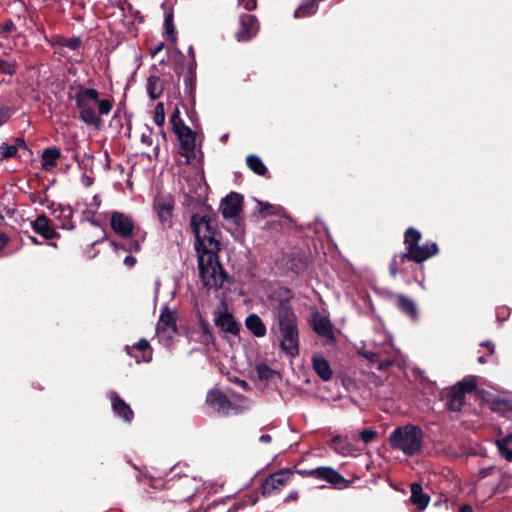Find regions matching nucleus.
I'll return each instance as SVG.
<instances>
[{"label":"nucleus","instance_id":"nucleus-7","mask_svg":"<svg viewBox=\"0 0 512 512\" xmlns=\"http://www.w3.org/2000/svg\"><path fill=\"white\" fill-rule=\"evenodd\" d=\"M476 388L477 382L473 376H467L463 380L458 381L444 392L446 408L454 412L461 411L466 402V394L473 392Z\"/></svg>","mask_w":512,"mask_h":512},{"label":"nucleus","instance_id":"nucleus-31","mask_svg":"<svg viewBox=\"0 0 512 512\" xmlns=\"http://www.w3.org/2000/svg\"><path fill=\"white\" fill-rule=\"evenodd\" d=\"M247 166L257 175L264 176L267 174V168L263 161L257 155H249L246 158Z\"/></svg>","mask_w":512,"mask_h":512},{"label":"nucleus","instance_id":"nucleus-13","mask_svg":"<svg viewBox=\"0 0 512 512\" xmlns=\"http://www.w3.org/2000/svg\"><path fill=\"white\" fill-rule=\"evenodd\" d=\"M206 404L214 411L224 415H227L230 410L237 409V406L229 400L227 395L217 388L208 391Z\"/></svg>","mask_w":512,"mask_h":512},{"label":"nucleus","instance_id":"nucleus-44","mask_svg":"<svg viewBox=\"0 0 512 512\" xmlns=\"http://www.w3.org/2000/svg\"><path fill=\"white\" fill-rule=\"evenodd\" d=\"M10 243V238L7 233L0 231V257L4 254V249Z\"/></svg>","mask_w":512,"mask_h":512},{"label":"nucleus","instance_id":"nucleus-29","mask_svg":"<svg viewBox=\"0 0 512 512\" xmlns=\"http://www.w3.org/2000/svg\"><path fill=\"white\" fill-rule=\"evenodd\" d=\"M163 84L158 76H150L147 79V93L153 100L158 99L163 93Z\"/></svg>","mask_w":512,"mask_h":512},{"label":"nucleus","instance_id":"nucleus-50","mask_svg":"<svg viewBox=\"0 0 512 512\" xmlns=\"http://www.w3.org/2000/svg\"><path fill=\"white\" fill-rule=\"evenodd\" d=\"M16 29V26L12 20H8L4 22V24L1 27V31L5 34L11 33Z\"/></svg>","mask_w":512,"mask_h":512},{"label":"nucleus","instance_id":"nucleus-56","mask_svg":"<svg viewBox=\"0 0 512 512\" xmlns=\"http://www.w3.org/2000/svg\"><path fill=\"white\" fill-rule=\"evenodd\" d=\"M458 512H474V511H473V508H472L471 505H469V504H462L459 507Z\"/></svg>","mask_w":512,"mask_h":512},{"label":"nucleus","instance_id":"nucleus-59","mask_svg":"<svg viewBox=\"0 0 512 512\" xmlns=\"http://www.w3.org/2000/svg\"><path fill=\"white\" fill-rule=\"evenodd\" d=\"M93 201L95 202V207H97V208H98V207L100 206V203H101V200H100L99 196H98V195H95V196L93 197Z\"/></svg>","mask_w":512,"mask_h":512},{"label":"nucleus","instance_id":"nucleus-48","mask_svg":"<svg viewBox=\"0 0 512 512\" xmlns=\"http://www.w3.org/2000/svg\"><path fill=\"white\" fill-rule=\"evenodd\" d=\"M377 364V369L380 370V371H385L387 370L388 368H390L391 366H393L394 364V361L393 360H389V359H386V360H381L379 358L378 362L376 363Z\"/></svg>","mask_w":512,"mask_h":512},{"label":"nucleus","instance_id":"nucleus-49","mask_svg":"<svg viewBox=\"0 0 512 512\" xmlns=\"http://www.w3.org/2000/svg\"><path fill=\"white\" fill-rule=\"evenodd\" d=\"M361 355L373 364H376L379 360V354L374 352H362Z\"/></svg>","mask_w":512,"mask_h":512},{"label":"nucleus","instance_id":"nucleus-27","mask_svg":"<svg viewBox=\"0 0 512 512\" xmlns=\"http://www.w3.org/2000/svg\"><path fill=\"white\" fill-rule=\"evenodd\" d=\"M312 364L314 371L323 381H329L332 378L333 372L330 364L323 356H314Z\"/></svg>","mask_w":512,"mask_h":512},{"label":"nucleus","instance_id":"nucleus-25","mask_svg":"<svg viewBox=\"0 0 512 512\" xmlns=\"http://www.w3.org/2000/svg\"><path fill=\"white\" fill-rule=\"evenodd\" d=\"M61 156V151L57 147H49L44 149L41 155L42 169L45 171H51L57 166V162Z\"/></svg>","mask_w":512,"mask_h":512},{"label":"nucleus","instance_id":"nucleus-16","mask_svg":"<svg viewBox=\"0 0 512 512\" xmlns=\"http://www.w3.org/2000/svg\"><path fill=\"white\" fill-rule=\"evenodd\" d=\"M33 231L46 240L57 239L60 234L53 226L52 220L45 214H40L31 222Z\"/></svg>","mask_w":512,"mask_h":512},{"label":"nucleus","instance_id":"nucleus-47","mask_svg":"<svg viewBox=\"0 0 512 512\" xmlns=\"http://www.w3.org/2000/svg\"><path fill=\"white\" fill-rule=\"evenodd\" d=\"M184 82H185L186 88H189L190 91H192L194 89L195 82H196V74H186Z\"/></svg>","mask_w":512,"mask_h":512},{"label":"nucleus","instance_id":"nucleus-46","mask_svg":"<svg viewBox=\"0 0 512 512\" xmlns=\"http://www.w3.org/2000/svg\"><path fill=\"white\" fill-rule=\"evenodd\" d=\"M238 4L248 11H252L257 7L256 0H238Z\"/></svg>","mask_w":512,"mask_h":512},{"label":"nucleus","instance_id":"nucleus-52","mask_svg":"<svg viewBox=\"0 0 512 512\" xmlns=\"http://www.w3.org/2000/svg\"><path fill=\"white\" fill-rule=\"evenodd\" d=\"M196 66L197 63L195 57L193 56L192 59L189 60L187 65V74H196Z\"/></svg>","mask_w":512,"mask_h":512},{"label":"nucleus","instance_id":"nucleus-37","mask_svg":"<svg viewBox=\"0 0 512 512\" xmlns=\"http://www.w3.org/2000/svg\"><path fill=\"white\" fill-rule=\"evenodd\" d=\"M256 372L260 380H270L275 374V371L264 363H260L256 366Z\"/></svg>","mask_w":512,"mask_h":512},{"label":"nucleus","instance_id":"nucleus-63","mask_svg":"<svg viewBox=\"0 0 512 512\" xmlns=\"http://www.w3.org/2000/svg\"><path fill=\"white\" fill-rule=\"evenodd\" d=\"M112 245H113L114 247H117V244H116V242H114V241L112 242Z\"/></svg>","mask_w":512,"mask_h":512},{"label":"nucleus","instance_id":"nucleus-40","mask_svg":"<svg viewBox=\"0 0 512 512\" xmlns=\"http://www.w3.org/2000/svg\"><path fill=\"white\" fill-rule=\"evenodd\" d=\"M12 110L8 105L0 104V127L11 118Z\"/></svg>","mask_w":512,"mask_h":512},{"label":"nucleus","instance_id":"nucleus-10","mask_svg":"<svg viewBox=\"0 0 512 512\" xmlns=\"http://www.w3.org/2000/svg\"><path fill=\"white\" fill-rule=\"evenodd\" d=\"M243 196L237 192H230L220 204L222 216L226 220H231L236 226L243 225V219L240 214L243 208Z\"/></svg>","mask_w":512,"mask_h":512},{"label":"nucleus","instance_id":"nucleus-51","mask_svg":"<svg viewBox=\"0 0 512 512\" xmlns=\"http://www.w3.org/2000/svg\"><path fill=\"white\" fill-rule=\"evenodd\" d=\"M165 46L164 42H159L157 45L150 47L149 52L152 57H155L159 52L163 50Z\"/></svg>","mask_w":512,"mask_h":512},{"label":"nucleus","instance_id":"nucleus-23","mask_svg":"<svg viewBox=\"0 0 512 512\" xmlns=\"http://www.w3.org/2000/svg\"><path fill=\"white\" fill-rule=\"evenodd\" d=\"M410 490V502L417 507L419 512L423 511L429 504V495L424 493L422 485L417 482H414L410 485Z\"/></svg>","mask_w":512,"mask_h":512},{"label":"nucleus","instance_id":"nucleus-42","mask_svg":"<svg viewBox=\"0 0 512 512\" xmlns=\"http://www.w3.org/2000/svg\"><path fill=\"white\" fill-rule=\"evenodd\" d=\"M364 443H370L377 437V432L373 429H364L359 434Z\"/></svg>","mask_w":512,"mask_h":512},{"label":"nucleus","instance_id":"nucleus-57","mask_svg":"<svg viewBox=\"0 0 512 512\" xmlns=\"http://www.w3.org/2000/svg\"><path fill=\"white\" fill-rule=\"evenodd\" d=\"M272 440L271 436L269 434H263L260 436L259 441L262 443H270Z\"/></svg>","mask_w":512,"mask_h":512},{"label":"nucleus","instance_id":"nucleus-55","mask_svg":"<svg viewBox=\"0 0 512 512\" xmlns=\"http://www.w3.org/2000/svg\"><path fill=\"white\" fill-rule=\"evenodd\" d=\"M369 378L370 380L375 384V385H381L382 384V381L381 379L375 374V373H371L369 375Z\"/></svg>","mask_w":512,"mask_h":512},{"label":"nucleus","instance_id":"nucleus-9","mask_svg":"<svg viewBox=\"0 0 512 512\" xmlns=\"http://www.w3.org/2000/svg\"><path fill=\"white\" fill-rule=\"evenodd\" d=\"M175 200L171 194L158 193L153 201V210L164 229L173 226Z\"/></svg>","mask_w":512,"mask_h":512},{"label":"nucleus","instance_id":"nucleus-24","mask_svg":"<svg viewBox=\"0 0 512 512\" xmlns=\"http://www.w3.org/2000/svg\"><path fill=\"white\" fill-rule=\"evenodd\" d=\"M13 144H8L6 142L1 143L0 145V155L1 159H10L17 157V152L19 149L28 150V145L24 138L16 137L13 139Z\"/></svg>","mask_w":512,"mask_h":512},{"label":"nucleus","instance_id":"nucleus-54","mask_svg":"<svg viewBox=\"0 0 512 512\" xmlns=\"http://www.w3.org/2000/svg\"><path fill=\"white\" fill-rule=\"evenodd\" d=\"M124 263L128 267H133L135 265V263H136V258L131 256V255H128V256L125 257Z\"/></svg>","mask_w":512,"mask_h":512},{"label":"nucleus","instance_id":"nucleus-39","mask_svg":"<svg viewBox=\"0 0 512 512\" xmlns=\"http://www.w3.org/2000/svg\"><path fill=\"white\" fill-rule=\"evenodd\" d=\"M153 121L157 126H163L165 123V109L162 102L157 103L154 109Z\"/></svg>","mask_w":512,"mask_h":512},{"label":"nucleus","instance_id":"nucleus-8","mask_svg":"<svg viewBox=\"0 0 512 512\" xmlns=\"http://www.w3.org/2000/svg\"><path fill=\"white\" fill-rule=\"evenodd\" d=\"M304 477L325 481L334 489L343 490L350 486L351 481L345 479L337 470L328 466H321L310 470L298 471Z\"/></svg>","mask_w":512,"mask_h":512},{"label":"nucleus","instance_id":"nucleus-21","mask_svg":"<svg viewBox=\"0 0 512 512\" xmlns=\"http://www.w3.org/2000/svg\"><path fill=\"white\" fill-rule=\"evenodd\" d=\"M310 325L320 337L334 340L332 324L328 317L315 313L310 321Z\"/></svg>","mask_w":512,"mask_h":512},{"label":"nucleus","instance_id":"nucleus-12","mask_svg":"<svg viewBox=\"0 0 512 512\" xmlns=\"http://www.w3.org/2000/svg\"><path fill=\"white\" fill-rule=\"evenodd\" d=\"M292 476L293 472L290 469H280L268 475L261 484V494L267 497L275 492H279L290 482Z\"/></svg>","mask_w":512,"mask_h":512},{"label":"nucleus","instance_id":"nucleus-11","mask_svg":"<svg viewBox=\"0 0 512 512\" xmlns=\"http://www.w3.org/2000/svg\"><path fill=\"white\" fill-rule=\"evenodd\" d=\"M177 332V312L163 307L156 326L157 336L163 341H170Z\"/></svg>","mask_w":512,"mask_h":512},{"label":"nucleus","instance_id":"nucleus-62","mask_svg":"<svg viewBox=\"0 0 512 512\" xmlns=\"http://www.w3.org/2000/svg\"><path fill=\"white\" fill-rule=\"evenodd\" d=\"M478 361H479L480 363H485V362H486V360H485V357H484V356H480V357L478 358Z\"/></svg>","mask_w":512,"mask_h":512},{"label":"nucleus","instance_id":"nucleus-6","mask_svg":"<svg viewBox=\"0 0 512 512\" xmlns=\"http://www.w3.org/2000/svg\"><path fill=\"white\" fill-rule=\"evenodd\" d=\"M424 433L418 426L407 424L397 427L389 436V444L392 449L400 450L408 456L420 452L422 449Z\"/></svg>","mask_w":512,"mask_h":512},{"label":"nucleus","instance_id":"nucleus-2","mask_svg":"<svg viewBox=\"0 0 512 512\" xmlns=\"http://www.w3.org/2000/svg\"><path fill=\"white\" fill-rule=\"evenodd\" d=\"M68 98L75 102L79 119L95 130L102 129L101 117L110 114L113 108V102L110 99L100 98L97 89L85 87L82 84L70 85Z\"/></svg>","mask_w":512,"mask_h":512},{"label":"nucleus","instance_id":"nucleus-35","mask_svg":"<svg viewBox=\"0 0 512 512\" xmlns=\"http://www.w3.org/2000/svg\"><path fill=\"white\" fill-rule=\"evenodd\" d=\"M56 45L59 47H67L71 50H78L82 45V41L79 37H58L56 40Z\"/></svg>","mask_w":512,"mask_h":512},{"label":"nucleus","instance_id":"nucleus-41","mask_svg":"<svg viewBox=\"0 0 512 512\" xmlns=\"http://www.w3.org/2000/svg\"><path fill=\"white\" fill-rule=\"evenodd\" d=\"M492 409L499 413H504L510 409L509 402L502 400H494L492 402Z\"/></svg>","mask_w":512,"mask_h":512},{"label":"nucleus","instance_id":"nucleus-4","mask_svg":"<svg viewBox=\"0 0 512 512\" xmlns=\"http://www.w3.org/2000/svg\"><path fill=\"white\" fill-rule=\"evenodd\" d=\"M275 319L281 336L280 347L284 353L295 357L299 354L298 321L288 300H281L275 307Z\"/></svg>","mask_w":512,"mask_h":512},{"label":"nucleus","instance_id":"nucleus-45","mask_svg":"<svg viewBox=\"0 0 512 512\" xmlns=\"http://www.w3.org/2000/svg\"><path fill=\"white\" fill-rule=\"evenodd\" d=\"M260 209L259 211L265 215H271L274 214V206L268 202H261L259 201Z\"/></svg>","mask_w":512,"mask_h":512},{"label":"nucleus","instance_id":"nucleus-53","mask_svg":"<svg viewBox=\"0 0 512 512\" xmlns=\"http://www.w3.org/2000/svg\"><path fill=\"white\" fill-rule=\"evenodd\" d=\"M299 498V494L297 491H291L284 499V502L286 503H290V502H293V501H296L298 500Z\"/></svg>","mask_w":512,"mask_h":512},{"label":"nucleus","instance_id":"nucleus-28","mask_svg":"<svg viewBox=\"0 0 512 512\" xmlns=\"http://www.w3.org/2000/svg\"><path fill=\"white\" fill-rule=\"evenodd\" d=\"M287 266L296 274L304 272L308 267V259L305 255L291 253L287 255Z\"/></svg>","mask_w":512,"mask_h":512},{"label":"nucleus","instance_id":"nucleus-14","mask_svg":"<svg viewBox=\"0 0 512 512\" xmlns=\"http://www.w3.org/2000/svg\"><path fill=\"white\" fill-rule=\"evenodd\" d=\"M215 325L224 333L233 336H239L240 324L235 320L232 313L225 308L223 311L218 310L214 317Z\"/></svg>","mask_w":512,"mask_h":512},{"label":"nucleus","instance_id":"nucleus-15","mask_svg":"<svg viewBox=\"0 0 512 512\" xmlns=\"http://www.w3.org/2000/svg\"><path fill=\"white\" fill-rule=\"evenodd\" d=\"M239 21L240 29L236 33V39L238 41H249L259 30L258 19L251 14H242Z\"/></svg>","mask_w":512,"mask_h":512},{"label":"nucleus","instance_id":"nucleus-26","mask_svg":"<svg viewBox=\"0 0 512 512\" xmlns=\"http://www.w3.org/2000/svg\"><path fill=\"white\" fill-rule=\"evenodd\" d=\"M245 325L251 334L257 338H261L266 335V326L257 314L253 313L248 315L245 320Z\"/></svg>","mask_w":512,"mask_h":512},{"label":"nucleus","instance_id":"nucleus-36","mask_svg":"<svg viewBox=\"0 0 512 512\" xmlns=\"http://www.w3.org/2000/svg\"><path fill=\"white\" fill-rule=\"evenodd\" d=\"M18 64L16 61L0 59V74L13 76L17 73Z\"/></svg>","mask_w":512,"mask_h":512},{"label":"nucleus","instance_id":"nucleus-22","mask_svg":"<svg viewBox=\"0 0 512 512\" xmlns=\"http://www.w3.org/2000/svg\"><path fill=\"white\" fill-rule=\"evenodd\" d=\"M395 305L404 314H406L411 320L416 321L418 319V310L415 302L403 295H395Z\"/></svg>","mask_w":512,"mask_h":512},{"label":"nucleus","instance_id":"nucleus-34","mask_svg":"<svg viewBox=\"0 0 512 512\" xmlns=\"http://www.w3.org/2000/svg\"><path fill=\"white\" fill-rule=\"evenodd\" d=\"M332 447L342 455H347L351 451L349 442L339 435L332 438Z\"/></svg>","mask_w":512,"mask_h":512},{"label":"nucleus","instance_id":"nucleus-20","mask_svg":"<svg viewBox=\"0 0 512 512\" xmlns=\"http://www.w3.org/2000/svg\"><path fill=\"white\" fill-rule=\"evenodd\" d=\"M73 214V209L69 205L57 204L52 206V215L59 221V227L62 229L73 230L75 228Z\"/></svg>","mask_w":512,"mask_h":512},{"label":"nucleus","instance_id":"nucleus-61","mask_svg":"<svg viewBox=\"0 0 512 512\" xmlns=\"http://www.w3.org/2000/svg\"><path fill=\"white\" fill-rule=\"evenodd\" d=\"M30 240H31V242H32V243H34V244H39V241H38V240H37V238H36V237H34V236H30Z\"/></svg>","mask_w":512,"mask_h":512},{"label":"nucleus","instance_id":"nucleus-19","mask_svg":"<svg viewBox=\"0 0 512 512\" xmlns=\"http://www.w3.org/2000/svg\"><path fill=\"white\" fill-rule=\"evenodd\" d=\"M108 396L111 401L113 412L125 422L130 423L134 418V412L129 404H127L115 391H110Z\"/></svg>","mask_w":512,"mask_h":512},{"label":"nucleus","instance_id":"nucleus-32","mask_svg":"<svg viewBox=\"0 0 512 512\" xmlns=\"http://www.w3.org/2000/svg\"><path fill=\"white\" fill-rule=\"evenodd\" d=\"M199 327H200V342L209 345L215 343V337L211 332L210 325L207 321L204 319H200L199 321Z\"/></svg>","mask_w":512,"mask_h":512},{"label":"nucleus","instance_id":"nucleus-5","mask_svg":"<svg viewBox=\"0 0 512 512\" xmlns=\"http://www.w3.org/2000/svg\"><path fill=\"white\" fill-rule=\"evenodd\" d=\"M112 231L122 239H131L128 251L138 252L146 240L147 233L135 224L132 216L119 211H113L110 216Z\"/></svg>","mask_w":512,"mask_h":512},{"label":"nucleus","instance_id":"nucleus-18","mask_svg":"<svg viewBox=\"0 0 512 512\" xmlns=\"http://www.w3.org/2000/svg\"><path fill=\"white\" fill-rule=\"evenodd\" d=\"M125 350L127 354L133 357L138 364L142 362L148 363L152 360L153 349L150 346L149 341L145 338L140 339L134 345H127Z\"/></svg>","mask_w":512,"mask_h":512},{"label":"nucleus","instance_id":"nucleus-33","mask_svg":"<svg viewBox=\"0 0 512 512\" xmlns=\"http://www.w3.org/2000/svg\"><path fill=\"white\" fill-rule=\"evenodd\" d=\"M170 123L172 126V131L175 134L185 131L190 128L182 120V118L180 116V110L178 107H175L174 111L172 112V114L170 116Z\"/></svg>","mask_w":512,"mask_h":512},{"label":"nucleus","instance_id":"nucleus-43","mask_svg":"<svg viewBox=\"0 0 512 512\" xmlns=\"http://www.w3.org/2000/svg\"><path fill=\"white\" fill-rule=\"evenodd\" d=\"M97 207L95 208H87L83 210L82 217L84 220L91 222L92 224H96L95 222V215L97 213Z\"/></svg>","mask_w":512,"mask_h":512},{"label":"nucleus","instance_id":"nucleus-3","mask_svg":"<svg viewBox=\"0 0 512 512\" xmlns=\"http://www.w3.org/2000/svg\"><path fill=\"white\" fill-rule=\"evenodd\" d=\"M422 234L414 227H409L404 233L405 252L395 254L389 263V273L395 277L403 270V265L407 261L417 264L425 262L427 259L439 253L438 245L435 242H426L420 245Z\"/></svg>","mask_w":512,"mask_h":512},{"label":"nucleus","instance_id":"nucleus-58","mask_svg":"<svg viewBox=\"0 0 512 512\" xmlns=\"http://www.w3.org/2000/svg\"><path fill=\"white\" fill-rule=\"evenodd\" d=\"M482 346H485L488 349L489 354H492L494 352V347H493L492 343L486 342V343H483Z\"/></svg>","mask_w":512,"mask_h":512},{"label":"nucleus","instance_id":"nucleus-30","mask_svg":"<svg viewBox=\"0 0 512 512\" xmlns=\"http://www.w3.org/2000/svg\"><path fill=\"white\" fill-rule=\"evenodd\" d=\"M511 442H512V433H509L505 437L496 440V445H497L499 453L507 461H512V449L510 448Z\"/></svg>","mask_w":512,"mask_h":512},{"label":"nucleus","instance_id":"nucleus-1","mask_svg":"<svg viewBox=\"0 0 512 512\" xmlns=\"http://www.w3.org/2000/svg\"><path fill=\"white\" fill-rule=\"evenodd\" d=\"M191 229L196 238L195 250L198 253L199 273L203 286L208 290L217 291L223 287L227 274L219 261L220 241L215 237L216 230L211 217L193 214Z\"/></svg>","mask_w":512,"mask_h":512},{"label":"nucleus","instance_id":"nucleus-60","mask_svg":"<svg viewBox=\"0 0 512 512\" xmlns=\"http://www.w3.org/2000/svg\"><path fill=\"white\" fill-rule=\"evenodd\" d=\"M188 54H189V56H190V59H192V57H193V56L195 57V51H194L193 46H190V47L188 48Z\"/></svg>","mask_w":512,"mask_h":512},{"label":"nucleus","instance_id":"nucleus-38","mask_svg":"<svg viewBox=\"0 0 512 512\" xmlns=\"http://www.w3.org/2000/svg\"><path fill=\"white\" fill-rule=\"evenodd\" d=\"M164 28H165V32L169 36L170 40L172 42H175L176 41V35H175L176 32H175V28H174V24H173V14L172 13H169L165 16Z\"/></svg>","mask_w":512,"mask_h":512},{"label":"nucleus","instance_id":"nucleus-17","mask_svg":"<svg viewBox=\"0 0 512 512\" xmlns=\"http://www.w3.org/2000/svg\"><path fill=\"white\" fill-rule=\"evenodd\" d=\"M180 142L179 154L189 163L195 158L196 135L191 128L175 134Z\"/></svg>","mask_w":512,"mask_h":512}]
</instances>
